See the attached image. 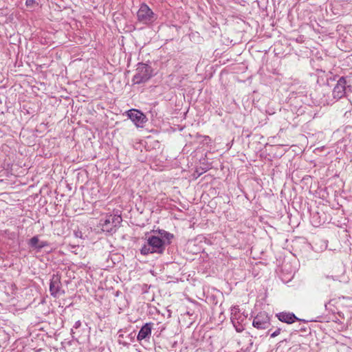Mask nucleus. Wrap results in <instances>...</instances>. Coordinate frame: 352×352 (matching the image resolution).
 Here are the masks:
<instances>
[{"label":"nucleus","instance_id":"8","mask_svg":"<svg viewBox=\"0 0 352 352\" xmlns=\"http://www.w3.org/2000/svg\"><path fill=\"white\" fill-rule=\"evenodd\" d=\"M60 279V275L58 274H53L50 279V292L54 298H58L65 294V291L61 289L62 283Z\"/></svg>","mask_w":352,"mask_h":352},{"label":"nucleus","instance_id":"16","mask_svg":"<svg viewBox=\"0 0 352 352\" xmlns=\"http://www.w3.org/2000/svg\"><path fill=\"white\" fill-rule=\"evenodd\" d=\"M48 245H49V243L47 241H39V244H38V250L37 251H40L43 248L47 247Z\"/></svg>","mask_w":352,"mask_h":352},{"label":"nucleus","instance_id":"15","mask_svg":"<svg viewBox=\"0 0 352 352\" xmlns=\"http://www.w3.org/2000/svg\"><path fill=\"white\" fill-rule=\"evenodd\" d=\"M174 236L173 234L167 232L166 234L164 235L162 240L166 242V245H169L171 243V240L173 239Z\"/></svg>","mask_w":352,"mask_h":352},{"label":"nucleus","instance_id":"14","mask_svg":"<svg viewBox=\"0 0 352 352\" xmlns=\"http://www.w3.org/2000/svg\"><path fill=\"white\" fill-rule=\"evenodd\" d=\"M39 244V239L38 236H34L31 238L28 241V245L30 248H34L38 250V246Z\"/></svg>","mask_w":352,"mask_h":352},{"label":"nucleus","instance_id":"26","mask_svg":"<svg viewBox=\"0 0 352 352\" xmlns=\"http://www.w3.org/2000/svg\"><path fill=\"white\" fill-rule=\"evenodd\" d=\"M324 306H325V308H326V309H327V304L326 303V304L324 305Z\"/></svg>","mask_w":352,"mask_h":352},{"label":"nucleus","instance_id":"5","mask_svg":"<svg viewBox=\"0 0 352 352\" xmlns=\"http://www.w3.org/2000/svg\"><path fill=\"white\" fill-rule=\"evenodd\" d=\"M247 317L248 315L241 312L239 306L232 307L230 320L237 332H242L245 329Z\"/></svg>","mask_w":352,"mask_h":352},{"label":"nucleus","instance_id":"27","mask_svg":"<svg viewBox=\"0 0 352 352\" xmlns=\"http://www.w3.org/2000/svg\"><path fill=\"white\" fill-rule=\"evenodd\" d=\"M350 100L351 104H352V100Z\"/></svg>","mask_w":352,"mask_h":352},{"label":"nucleus","instance_id":"9","mask_svg":"<svg viewBox=\"0 0 352 352\" xmlns=\"http://www.w3.org/2000/svg\"><path fill=\"white\" fill-rule=\"evenodd\" d=\"M154 329L153 322L145 323L140 329L138 333L136 335L137 340L141 344L142 342H149L152 331Z\"/></svg>","mask_w":352,"mask_h":352},{"label":"nucleus","instance_id":"6","mask_svg":"<svg viewBox=\"0 0 352 352\" xmlns=\"http://www.w3.org/2000/svg\"><path fill=\"white\" fill-rule=\"evenodd\" d=\"M152 76L151 67L147 64L140 63L135 69V74L132 81L133 84H141L146 82Z\"/></svg>","mask_w":352,"mask_h":352},{"label":"nucleus","instance_id":"23","mask_svg":"<svg viewBox=\"0 0 352 352\" xmlns=\"http://www.w3.org/2000/svg\"><path fill=\"white\" fill-rule=\"evenodd\" d=\"M165 329H166V327H165L164 325H162V327H159L160 333H159V334L157 335V336H160V333H162V332Z\"/></svg>","mask_w":352,"mask_h":352},{"label":"nucleus","instance_id":"4","mask_svg":"<svg viewBox=\"0 0 352 352\" xmlns=\"http://www.w3.org/2000/svg\"><path fill=\"white\" fill-rule=\"evenodd\" d=\"M157 19V16L146 3H142L137 12V21L143 25H152Z\"/></svg>","mask_w":352,"mask_h":352},{"label":"nucleus","instance_id":"24","mask_svg":"<svg viewBox=\"0 0 352 352\" xmlns=\"http://www.w3.org/2000/svg\"><path fill=\"white\" fill-rule=\"evenodd\" d=\"M343 299H346V300H352V295L351 296H343L342 297Z\"/></svg>","mask_w":352,"mask_h":352},{"label":"nucleus","instance_id":"12","mask_svg":"<svg viewBox=\"0 0 352 352\" xmlns=\"http://www.w3.org/2000/svg\"><path fill=\"white\" fill-rule=\"evenodd\" d=\"M126 329H121L118 331V342L124 346H128L135 340L136 333L135 331L126 334Z\"/></svg>","mask_w":352,"mask_h":352},{"label":"nucleus","instance_id":"17","mask_svg":"<svg viewBox=\"0 0 352 352\" xmlns=\"http://www.w3.org/2000/svg\"><path fill=\"white\" fill-rule=\"evenodd\" d=\"M281 331H282V329L280 327H278L274 331H273L270 334V338H275V337L278 336L280 333Z\"/></svg>","mask_w":352,"mask_h":352},{"label":"nucleus","instance_id":"3","mask_svg":"<svg viewBox=\"0 0 352 352\" xmlns=\"http://www.w3.org/2000/svg\"><path fill=\"white\" fill-rule=\"evenodd\" d=\"M122 221V217L118 214H110L105 215L100 221L101 230L107 233L116 232Z\"/></svg>","mask_w":352,"mask_h":352},{"label":"nucleus","instance_id":"18","mask_svg":"<svg viewBox=\"0 0 352 352\" xmlns=\"http://www.w3.org/2000/svg\"><path fill=\"white\" fill-rule=\"evenodd\" d=\"M153 232L158 233V236H160L162 239L164 237V235L166 234L167 231L164 230H153Z\"/></svg>","mask_w":352,"mask_h":352},{"label":"nucleus","instance_id":"13","mask_svg":"<svg viewBox=\"0 0 352 352\" xmlns=\"http://www.w3.org/2000/svg\"><path fill=\"white\" fill-rule=\"evenodd\" d=\"M276 317L278 320L282 322L287 323L288 324H293L296 321L307 322L305 320L298 318L294 313L281 311L276 314Z\"/></svg>","mask_w":352,"mask_h":352},{"label":"nucleus","instance_id":"22","mask_svg":"<svg viewBox=\"0 0 352 352\" xmlns=\"http://www.w3.org/2000/svg\"><path fill=\"white\" fill-rule=\"evenodd\" d=\"M80 326H81V322H80V320H78V321H76V322L74 323V326H73V328H74V329H78Z\"/></svg>","mask_w":352,"mask_h":352},{"label":"nucleus","instance_id":"25","mask_svg":"<svg viewBox=\"0 0 352 352\" xmlns=\"http://www.w3.org/2000/svg\"><path fill=\"white\" fill-rule=\"evenodd\" d=\"M342 272H343V273H344L345 270H344V267H343V266H342Z\"/></svg>","mask_w":352,"mask_h":352},{"label":"nucleus","instance_id":"2","mask_svg":"<svg viewBox=\"0 0 352 352\" xmlns=\"http://www.w3.org/2000/svg\"><path fill=\"white\" fill-rule=\"evenodd\" d=\"M337 78L338 79L332 91L333 98L335 101L345 97L349 92L352 91L351 86L348 83L346 77H339L337 75H334L333 77H328L327 81L329 80H336Z\"/></svg>","mask_w":352,"mask_h":352},{"label":"nucleus","instance_id":"10","mask_svg":"<svg viewBox=\"0 0 352 352\" xmlns=\"http://www.w3.org/2000/svg\"><path fill=\"white\" fill-rule=\"evenodd\" d=\"M252 326L257 329H266L270 326V317L265 311L259 312L253 319Z\"/></svg>","mask_w":352,"mask_h":352},{"label":"nucleus","instance_id":"20","mask_svg":"<svg viewBox=\"0 0 352 352\" xmlns=\"http://www.w3.org/2000/svg\"><path fill=\"white\" fill-rule=\"evenodd\" d=\"M74 236L76 238H80V239L84 238L83 234H82V231H80V230H74Z\"/></svg>","mask_w":352,"mask_h":352},{"label":"nucleus","instance_id":"19","mask_svg":"<svg viewBox=\"0 0 352 352\" xmlns=\"http://www.w3.org/2000/svg\"><path fill=\"white\" fill-rule=\"evenodd\" d=\"M153 232L158 233V236H160L162 239L164 237V235L166 234L167 231L164 230H153Z\"/></svg>","mask_w":352,"mask_h":352},{"label":"nucleus","instance_id":"21","mask_svg":"<svg viewBox=\"0 0 352 352\" xmlns=\"http://www.w3.org/2000/svg\"><path fill=\"white\" fill-rule=\"evenodd\" d=\"M36 1L34 0H26L25 5L27 7H32L35 4Z\"/></svg>","mask_w":352,"mask_h":352},{"label":"nucleus","instance_id":"11","mask_svg":"<svg viewBox=\"0 0 352 352\" xmlns=\"http://www.w3.org/2000/svg\"><path fill=\"white\" fill-rule=\"evenodd\" d=\"M127 116L133 122V123L138 127H143L144 124L147 121L146 116L140 110L130 109L126 111Z\"/></svg>","mask_w":352,"mask_h":352},{"label":"nucleus","instance_id":"1","mask_svg":"<svg viewBox=\"0 0 352 352\" xmlns=\"http://www.w3.org/2000/svg\"><path fill=\"white\" fill-rule=\"evenodd\" d=\"M166 248V242L160 236L151 235L147 237L146 243L140 249V253L142 255L149 254H162Z\"/></svg>","mask_w":352,"mask_h":352},{"label":"nucleus","instance_id":"7","mask_svg":"<svg viewBox=\"0 0 352 352\" xmlns=\"http://www.w3.org/2000/svg\"><path fill=\"white\" fill-rule=\"evenodd\" d=\"M352 320V307H343L341 310L338 311L336 315L334 316L333 321L348 327L351 325Z\"/></svg>","mask_w":352,"mask_h":352}]
</instances>
